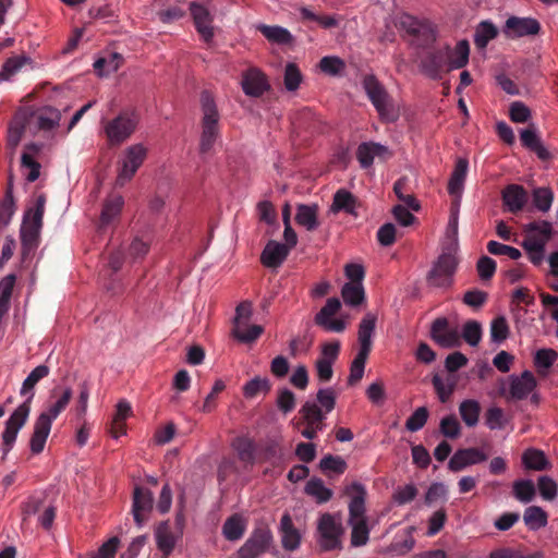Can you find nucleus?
I'll list each match as a JSON object with an SVG mask.
<instances>
[{
    "instance_id": "48",
    "label": "nucleus",
    "mask_w": 558,
    "mask_h": 558,
    "mask_svg": "<svg viewBox=\"0 0 558 558\" xmlns=\"http://www.w3.org/2000/svg\"><path fill=\"white\" fill-rule=\"evenodd\" d=\"M557 352L553 349H539L534 356V365L538 373H545L557 360Z\"/></svg>"
},
{
    "instance_id": "51",
    "label": "nucleus",
    "mask_w": 558,
    "mask_h": 558,
    "mask_svg": "<svg viewBox=\"0 0 558 558\" xmlns=\"http://www.w3.org/2000/svg\"><path fill=\"white\" fill-rule=\"evenodd\" d=\"M439 432L446 438L457 439L461 435V425L458 418L453 414H450L441 418Z\"/></svg>"
},
{
    "instance_id": "27",
    "label": "nucleus",
    "mask_w": 558,
    "mask_h": 558,
    "mask_svg": "<svg viewBox=\"0 0 558 558\" xmlns=\"http://www.w3.org/2000/svg\"><path fill=\"white\" fill-rule=\"evenodd\" d=\"M124 205L123 197L114 195L105 201L99 221V229L105 230L119 218Z\"/></svg>"
},
{
    "instance_id": "25",
    "label": "nucleus",
    "mask_w": 558,
    "mask_h": 558,
    "mask_svg": "<svg viewBox=\"0 0 558 558\" xmlns=\"http://www.w3.org/2000/svg\"><path fill=\"white\" fill-rule=\"evenodd\" d=\"M281 544L286 550L293 551L299 548L301 534L295 529L290 514L286 513L280 520Z\"/></svg>"
},
{
    "instance_id": "5",
    "label": "nucleus",
    "mask_w": 558,
    "mask_h": 558,
    "mask_svg": "<svg viewBox=\"0 0 558 558\" xmlns=\"http://www.w3.org/2000/svg\"><path fill=\"white\" fill-rule=\"evenodd\" d=\"M363 88L383 122L391 123L398 120L399 110L392 97L374 75H366L363 78Z\"/></svg>"
},
{
    "instance_id": "4",
    "label": "nucleus",
    "mask_w": 558,
    "mask_h": 558,
    "mask_svg": "<svg viewBox=\"0 0 558 558\" xmlns=\"http://www.w3.org/2000/svg\"><path fill=\"white\" fill-rule=\"evenodd\" d=\"M72 389L65 388L61 397L52 404H50L47 411L41 412L34 423V432L29 440L31 451L34 454L43 452L47 438L51 430L53 420L65 410L72 399Z\"/></svg>"
},
{
    "instance_id": "38",
    "label": "nucleus",
    "mask_w": 558,
    "mask_h": 558,
    "mask_svg": "<svg viewBox=\"0 0 558 558\" xmlns=\"http://www.w3.org/2000/svg\"><path fill=\"white\" fill-rule=\"evenodd\" d=\"M245 523L238 514L229 517L222 525V535L230 542L239 541L245 533Z\"/></svg>"
},
{
    "instance_id": "13",
    "label": "nucleus",
    "mask_w": 558,
    "mask_h": 558,
    "mask_svg": "<svg viewBox=\"0 0 558 558\" xmlns=\"http://www.w3.org/2000/svg\"><path fill=\"white\" fill-rule=\"evenodd\" d=\"M147 157V148L138 143L129 146L123 154L122 166L117 178V184L122 186L130 181Z\"/></svg>"
},
{
    "instance_id": "42",
    "label": "nucleus",
    "mask_w": 558,
    "mask_h": 558,
    "mask_svg": "<svg viewBox=\"0 0 558 558\" xmlns=\"http://www.w3.org/2000/svg\"><path fill=\"white\" fill-rule=\"evenodd\" d=\"M497 35H498L497 27L488 21H483L476 27L475 35H474V43L477 48L483 49Z\"/></svg>"
},
{
    "instance_id": "59",
    "label": "nucleus",
    "mask_w": 558,
    "mask_h": 558,
    "mask_svg": "<svg viewBox=\"0 0 558 558\" xmlns=\"http://www.w3.org/2000/svg\"><path fill=\"white\" fill-rule=\"evenodd\" d=\"M302 82V74L295 63H288L284 69L283 83L289 92H294L299 88Z\"/></svg>"
},
{
    "instance_id": "23",
    "label": "nucleus",
    "mask_w": 558,
    "mask_h": 558,
    "mask_svg": "<svg viewBox=\"0 0 558 558\" xmlns=\"http://www.w3.org/2000/svg\"><path fill=\"white\" fill-rule=\"evenodd\" d=\"M536 387V379L532 372L524 371L521 376H512L509 395L513 400L525 399Z\"/></svg>"
},
{
    "instance_id": "52",
    "label": "nucleus",
    "mask_w": 558,
    "mask_h": 558,
    "mask_svg": "<svg viewBox=\"0 0 558 558\" xmlns=\"http://www.w3.org/2000/svg\"><path fill=\"white\" fill-rule=\"evenodd\" d=\"M263 332V327L259 325L252 326H234L233 335L241 342L248 343L255 341Z\"/></svg>"
},
{
    "instance_id": "11",
    "label": "nucleus",
    "mask_w": 558,
    "mask_h": 558,
    "mask_svg": "<svg viewBox=\"0 0 558 558\" xmlns=\"http://www.w3.org/2000/svg\"><path fill=\"white\" fill-rule=\"evenodd\" d=\"M397 25L414 37L420 47L427 48L436 40L434 26L426 20H417L410 14H402L399 16Z\"/></svg>"
},
{
    "instance_id": "30",
    "label": "nucleus",
    "mask_w": 558,
    "mask_h": 558,
    "mask_svg": "<svg viewBox=\"0 0 558 558\" xmlns=\"http://www.w3.org/2000/svg\"><path fill=\"white\" fill-rule=\"evenodd\" d=\"M305 425H315L316 428H325L326 414L315 401H306L299 411Z\"/></svg>"
},
{
    "instance_id": "3",
    "label": "nucleus",
    "mask_w": 558,
    "mask_h": 558,
    "mask_svg": "<svg viewBox=\"0 0 558 558\" xmlns=\"http://www.w3.org/2000/svg\"><path fill=\"white\" fill-rule=\"evenodd\" d=\"M45 206L46 196L39 194L36 196L34 205L24 214L21 226L22 255L24 258H27L38 247Z\"/></svg>"
},
{
    "instance_id": "53",
    "label": "nucleus",
    "mask_w": 558,
    "mask_h": 558,
    "mask_svg": "<svg viewBox=\"0 0 558 558\" xmlns=\"http://www.w3.org/2000/svg\"><path fill=\"white\" fill-rule=\"evenodd\" d=\"M263 457L264 460L270 462L274 466H278L284 461L282 447L276 440H270L265 445Z\"/></svg>"
},
{
    "instance_id": "24",
    "label": "nucleus",
    "mask_w": 558,
    "mask_h": 558,
    "mask_svg": "<svg viewBox=\"0 0 558 558\" xmlns=\"http://www.w3.org/2000/svg\"><path fill=\"white\" fill-rule=\"evenodd\" d=\"M153 501L154 497L149 489L140 486L135 487L133 494V515L138 526H142L145 521L144 513L151 510Z\"/></svg>"
},
{
    "instance_id": "43",
    "label": "nucleus",
    "mask_w": 558,
    "mask_h": 558,
    "mask_svg": "<svg viewBox=\"0 0 558 558\" xmlns=\"http://www.w3.org/2000/svg\"><path fill=\"white\" fill-rule=\"evenodd\" d=\"M523 520L525 525L534 531L547 524V514L541 507L531 506L525 509Z\"/></svg>"
},
{
    "instance_id": "16",
    "label": "nucleus",
    "mask_w": 558,
    "mask_h": 558,
    "mask_svg": "<svg viewBox=\"0 0 558 558\" xmlns=\"http://www.w3.org/2000/svg\"><path fill=\"white\" fill-rule=\"evenodd\" d=\"M449 45L428 52L421 61L424 74L433 80H440L442 70L448 65Z\"/></svg>"
},
{
    "instance_id": "7",
    "label": "nucleus",
    "mask_w": 558,
    "mask_h": 558,
    "mask_svg": "<svg viewBox=\"0 0 558 558\" xmlns=\"http://www.w3.org/2000/svg\"><path fill=\"white\" fill-rule=\"evenodd\" d=\"M344 534V527L340 519L331 513H324L317 522V543L325 551H331L341 548V537Z\"/></svg>"
},
{
    "instance_id": "64",
    "label": "nucleus",
    "mask_w": 558,
    "mask_h": 558,
    "mask_svg": "<svg viewBox=\"0 0 558 558\" xmlns=\"http://www.w3.org/2000/svg\"><path fill=\"white\" fill-rule=\"evenodd\" d=\"M270 384L267 378L255 377L247 381L243 388V393L246 398H254L262 391H269Z\"/></svg>"
},
{
    "instance_id": "21",
    "label": "nucleus",
    "mask_w": 558,
    "mask_h": 558,
    "mask_svg": "<svg viewBox=\"0 0 558 558\" xmlns=\"http://www.w3.org/2000/svg\"><path fill=\"white\" fill-rule=\"evenodd\" d=\"M502 203L508 211L517 214L521 211L529 201L526 190L519 184L507 185L501 194Z\"/></svg>"
},
{
    "instance_id": "19",
    "label": "nucleus",
    "mask_w": 558,
    "mask_h": 558,
    "mask_svg": "<svg viewBox=\"0 0 558 558\" xmlns=\"http://www.w3.org/2000/svg\"><path fill=\"white\" fill-rule=\"evenodd\" d=\"M391 156L392 154L387 146L375 142L362 143L356 149V158L363 169L369 168L375 157L387 160Z\"/></svg>"
},
{
    "instance_id": "8",
    "label": "nucleus",
    "mask_w": 558,
    "mask_h": 558,
    "mask_svg": "<svg viewBox=\"0 0 558 558\" xmlns=\"http://www.w3.org/2000/svg\"><path fill=\"white\" fill-rule=\"evenodd\" d=\"M458 260L450 252H444L433 264L426 276V282L434 288H449L453 283Z\"/></svg>"
},
{
    "instance_id": "45",
    "label": "nucleus",
    "mask_w": 558,
    "mask_h": 558,
    "mask_svg": "<svg viewBox=\"0 0 558 558\" xmlns=\"http://www.w3.org/2000/svg\"><path fill=\"white\" fill-rule=\"evenodd\" d=\"M522 462L526 469L542 471L547 468L548 461L543 451L527 449L522 456Z\"/></svg>"
},
{
    "instance_id": "37",
    "label": "nucleus",
    "mask_w": 558,
    "mask_h": 558,
    "mask_svg": "<svg viewBox=\"0 0 558 558\" xmlns=\"http://www.w3.org/2000/svg\"><path fill=\"white\" fill-rule=\"evenodd\" d=\"M26 132H29V125L26 121L25 113L19 109L14 114V118L9 128V144L16 146L20 143L23 134Z\"/></svg>"
},
{
    "instance_id": "35",
    "label": "nucleus",
    "mask_w": 558,
    "mask_h": 558,
    "mask_svg": "<svg viewBox=\"0 0 558 558\" xmlns=\"http://www.w3.org/2000/svg\"><path fill=\"white\" fill-rule=\"evenodd\" d=\"M15 281L16 276L14 274L7 275L0 280V318L4 317L10 310Z\"/></svg>"
},
{
    "instance_id": "55",
    "label": "nucleus",
    "mask_w": 558,
    "mask_h": 558,
    "mask_svg": "<svg viewBox=\"0 0 558 558\" xmlns=\"http://www.w3.org/2000/svg\"><path fill=\"white\" fill-rule=\"evenodd\" d=\"M509 336V325L504 316H497L490 323V338L493 342L500 343Z\"/></svg>"
},
{
    "instance_id": "40",
    "label": "nucleus",
    "mask_w": 558,
    "mask_h": 558,
    "mask_svg": "<svg viewBox=\"0 0 558 558\" xmlns=\"http://www.w3.org/2000/svg\"><path fill=\"white\" fill-rule=\"evenodd\" d=\"M305 493L315 498L318 504L327 502L332 497V490L327 488L318 477H313L306 483Z\"/></svg>"
},
{
    "instance_id": "49",
    "label": "nucleus",
    "mask_w": 558,
    "mask_h": 558,
    "mask_svg": "<svg viewBox=\"0 0 558 558\" xmlns=\"http://www.w3.org/2000/svg\"><path fill=\"white\" fill-rule=\"evenodd\" d=\"M514 497L521 502H530L535 496V486L530 480H519L513 483Z\"/></svg>"
},
{
    "instance_id": "26",
    "label": "nucleus",
    "mask_w": 558,
    "mask_h": 558,
    "mask_svg": "<svg viewBox=\"0 0 558 558\" xmlns=\"http://www.w3.org/2000/svg\"><path fill=\"white\" fill-rule=\"evenodd\" d=\"M376 327V316L366 314L359 325L357 339L360 343L359 353L368 354L373 347V335Z\"/></svg>"
},
{
    "instance_id": "6",
    "label": "nucleus",
    "mask_w": 558,
    "mask_h": 558,
    "mask_svg": "<svg viewBox=\"0 0 558 558\" xmlns=\"http://www.w3.org/2000/svg\"><path fill=\"white\" fill-rule=\"evenodd\" d=\"M140 118L134 110H122L116 118L102 121L110 146H119L135 132Z\"/></svg>"
},
{
    "instance_id": "41",
    "label": "nucleus",
    "mask_w": 558,
    "mask_h": 558,
    "mask_svg": "<svg viewBox=\"0 0 558 558\" xmlns=\"http://www.w3.org/2000/svg\"><path fill=\"white\" fill-rule=\"evenodd\" d=\"M49 373H50V369L45 364H41V365H38L37 367H35L28 374V376L24 379L22 387H21V391H20L21 395L22 396L28 395V397L32 393L34 395L33 389L35 388V386L38 384L39 380L47 377L49 375Z\"/></svg>"
},
{
    "instance_id": "63",
    "label": "nucleus",
    "mask_w": 558,
    "mask_h": 558,
    "mask_svg": "<svg viewBox=\"0 0 558 558\" xmlns=\"http://www.w3.org/2000/svg\"><path fill=\"white\" fill-rule=\"evenodd\" d=\"M341 307V302L337 298H330L327 300L325 306L315 315V324H325L326 319L332 318Z\"/></svg>"
},
{
    "instance_id": "22",
    "label": "nucleus",
    "mask_w": 558,
    "mask_h": 558,
    "mask_svg": "<svg viewBox=\"0 0 558 558\" xmlns=\"http://www.w3.org/2000/svg\"><path fill=\"white\" fill-rule=\"evenodd\" d=\"M289 253V246L270 240L262 252L260 262L265 267L277 268L286 260Z\"/></svg>"
},
{
    "instance_id": "15",
    "label": "nucleus",
    "mask_w": 558,
    "mask_h": 558,
    "mask_svg": "<svg viewBox=\"0 0 558 558\" xmlns=\"http://www.w3.org/2000/svg\"><path fill=\"white\" fill-rule=\"evenodd\" d=\"M488 453L484 447H470L458 449L448 462V468L452 472H460L468 466L485 462Z\"/></svg>"
},
{
    "instance_id": "14",
    "label": "nucleus",
    "mask_w": 558,
    "mask_h": 558,
    "mask_svg": "<svg viewBox=\"0 0 558 558\" xmlns=\"http://www.w3.org/2000/svg\"><path fill=\"white\" fill-rule=\"evenodd\" d=\"M430 338L441 348H457L461 345V336L457 327H450L446 317H438L432 323Z\"/></svg>"
},
{
    "instance_id": "47",
    "label": "nucleus",
    "mask_w": 558,
    "mask_h": 558,
    "mask_svg": "<svg viewBox=\"0 0 558 558\" xmlns=\"http://www.w3.org/2000/svg\"><path fill=\"white\" fill-rule=\"evenodd\" d=\"M300 15L302 21H312L318 23L323 28L337 27L339 21L331 15H317L306 7L300 8Z\"/></svg>"
},
{
    "instance_id": "33",
    "label": "nucleus",
    "mask_w": 558,
    "mask_h": 558,
    "mask_svg": "<svg viewBox=\"0 0 558 558\" xmlns=\"http://www.w3.org/2000/svg\"><path fill=\"white\" fill-rule=\"evenodd\" d=\"M232 448L236 451L238 458L245 465H253L255 462V445L247 437L239 436L233 439Z\"/></svg>"
},
{
    "instance_id": "9",
    "label": "nucleus",
    "mask_w": 558,
    "mask_h": 558,
    "mask_svg": "<svg viewBox=\"0 0 558 558\" xmlns=\"http://www.w3.org/2000/svg\"><path fill=\"white\" fill-rule=\"evenodd\" d=\"M34 398L32 393L27 399L20 404L14 412L10 415L8 421L5 422V428L2 433V451L3 459L13 448L14 442L16 440L17 434L20 429L25 425L29 412H31V402Z\"/></svg>"
},
{
    "instance_id": "61",
    "label": "nucleus",
    "mask_w": 558,
    "mask_h": 558,
    "mask_svg": "<svg viewBox=\"0 0 558 558\" xmlns=\"http://www.w3.org/2000/svg\"><path fill=\"white\" fill-rule=\"evenodd\" d=\"M428 418V410L425 407L417 408L407 420L405 427L414 433L424 427Z\"/></svg>"
},
{
    "instance_id": "18",
    "label": "nucleus",
    "mask_w": 558,
    "mask_h": 558,
    "mask_svg": "<svg viewBox=\"0 0 558 558\" xmlns=\"http://www.w3.org/2000/svg\"><path fill=\"white\" fill-rule=\"evenodd\" d=\"M190 12L196 31L206 43H210L214 37V27L211 25L213 16L208 9L198 2H191Z\"/></svg>"
},
{
    "instance_id": "20",
    "label": "nucleus",
    "mask_w": 558,
    "mask_h": 558,
    "mask_svg": "<svg viewBox=\"0 0 558 558\" xmlns=\"http://www.w3.org/2000/svg\"><path fill=\"white\" fill-rule=\"evenodd\" d=\"M241 85L243 92L251 97H259L270 87L266 75L257 69L247 70Z\"/></svg>"
},
{
    "instance_id": "2",
    "label": "nucleus",
    "mask_w": 558,
    "mask_h": 558,
    "mask_svg": "<svg viewBox=\"0 0 558 558\" xmlns=\"http://www.w3.org/2000/svg\"><path fill=\"white\" fill-rule=\"evenodd\" d=\"M199 102L202 112L199 154L206 155L220 137V113L208 90L202 92Z\"/></svg>"
},
{
    "instance_id": "58",
    "label": "nucleus",
    "mask_w": 558,
    "mask_h": 558,
    "mask_svg": "<svg viewBox=\"0 0 558 558\" xmlns=\"http://www.w3.org/2000/svg\"><path fill=\"white\" fill-rule=\"evenodd\" d=\"M554 194L548 187H537L533 191V203L541 211H548L551 207Z\"/></svg>"
},
{
    "instance_id": "34",
    "label": "nucleus",
    "mask_w": 558,
    "mask_h": 558,
    "mask_svg": "<svg viewBox=\"0 0 558 558\" xmlns=\"http://www.w3.org/2000/svg\"><path fill=\"white\" fill-rule=\"evenodd\" d=\"M481 404L474 399L463 400L459 404V414L468 427H474L477 425L481 415Z\"/></svg>"
},
{
    "instance_id": "17",
    "label": "nucleus",
    "mask_w": 558,
    "mask_h": 558,
    "mask_svg": "<svg viewBox=\"0 0 558 558\" xmlns=\"http://www.w3.org/2000/svg\"><path fill=\"white\" fill-rule=\"evenodd\" d=\"M541 31V24L533 17L510 16L505 24L504 33L508 37L517 38L536 35Z\"/></svg>"
},
{
    "instance_id": "62",
    "label": "nucleus",
    "mask_w": 558,
    "mask_h": 558,
    "mask_svg": "<svg viewBox=\"0 0 558 558\" xmlns=\"http://www.w3.org/2000/svg\"><path fill=\"white\" fill-rule=\"evenodd\" d=\"M319 468L324 472L342 474L347 470V463L341 457L328 454L320 460Z\"/></svg>"
},
{
    "instance_id": "44",
    "label": "nucleus",
    "mask_w": 558,
    "mask_h": 558,
    "mask_svg": "<svg viewBox=\"0 0 558 558\" xmlns=\"http://www.w3.org/2000/svg\"><path fill=\"white\" fill-rule=\"evenodd\" d=\"M341 295L344 303L351 306L362 304L365 299L362 283H344L341 289Z\"/></svg>"
},
{
    "instance_id": "36",
    "label": "nucleus",
    "mask_w": 558,
    "mask_h": 558,
    "mask_svg": "<svg viewBox=\"0 0 558 558\" xmlns=\"http://www.w3.org/2000/svg\"><path fill=\"white\" fill-rule=\"evenodd\" d=\"M156 542L158 548L165 554L172 553L175 546V536L168 522L160 523L156 529Z\"/></svg>"
},
{
    "instance_id": "60",
    "label": "nucleus",
    "mask_w": 558,
    "mask_h": 558,
    "mask_svg": "<svg viewBox=\"0 0 558 558\" xmlns=\"http://www.w3.org/2000/svg\"><path fill=\"white\" fill-rule=\"evenodd\" d=\"M336 392L332 388H322L316 393V403L322 408L325 414H328L335 409Z\"/></svg>"
},
{
    "instance_id": "12",
    "label": "nucleus",
    "mask_w": 558,
    "mask_h": 558,
    "mask_svg": "<svg viewBox=\"0 0 558 558\" xmlns=\"http://www.w3.org/2000/svg\"><path fill=\"white\" fill-rule=\"evenodd\" d=\"M25 113L26 121L29 125V132L36 133L37 131H50L59 125L61 113L58 109L46 106L37 110L32 107L21 108Z\"/></svg>"
},
{
    "instance_id": "31",
    "label": "nucleus",
    "mask_w": 558,
    "mask_h": 558,
    "mask_svg": "<svg viewBox=\"0 0 558 558\" xmlns=\"http://www.w3.org/2000/svg\"><path fill=\"white\" fill-rule=\"evenodd\" d=\"M470 45L468 40H460L452 49L449 46L448 53V71L454 69H462L469 62Z\"/></svg>"
},
{
    "instance_id": "56",
    "label": "nucleus",
    "mask_w": 558,
    "mask_h": 558,
    "mask_svg": "<svg viewBox=\"0 0 558 558\" xmlns=\"http://www.w3.org/2000/svg\"><path fill=\"white\" fill-rule=\"evenodd\" d=\"M524 232L534 233L538 239H544V242H548L553 235V226L546 220L533 221L524 227Z\"/></svg>"
},
{
    "instance_id": "46",
    "label": "nucleus",
    "mask_w": 558,
    "mask_h": 558,
    "mask_svg": "<svg viewBox=\"0 0 558 558\" xmlns=\"http://www.w3.org/2000/svg\"><path fill=\"white\" fill-rule=\"evenodd\" d=\"M259 32L270 41L277 44H289L292 40L290 32L280 26H258Z\"/></svg>"
},
{
    "instance_id": "10",
    "label": "nucleus",
    "mask_w": 558,
    "mask_h": 558,
    "mask_svg": "<svg viewBox=\"0 0 558 558\" xmlns=\"http://www.w3.org/2000/svg\"><path fill=\"white\" fill-rule=\"evenodd\" d=\"M274 542L268 525L262 523L254 527L248 538L238 550L239 558H258L268 551Z\"/></svg>"
},
{
    "instance_id": "39",
    "label": "nucleus",
    "mask_w": 558,
    "mask_h": 558,
    "mask_svg": "<svg viewBox=\"0 0 558 558\" xmlns=\"http://www.w3.org/2000/svg\"><path fill=\"white\" fill-rule=\"evenodd\" d=\"M15 213L13 183L10 178L3 199L0 202V225L8 226Z\"/></svg>"
},
{
    "instance_id": "32",
    "label": "nucleus",
    "mask_w": 558,
    "mask_h": 558,
    "mask_svg": "<svg viewBox=\"0 0 558 558\" xmlns=\"http://www.w3.org/2000/svg\"><path fill=\"white\" fill-rule=\"evenodd\" d=\"M469 162L464 158L458 159L448 182V192L451 195H460L466 178Z\"/></svg>"
},
{
    "instance_id": "28",
    "label": "nucleus",
    "mask_w": 558,
    "mask_h": 558,
    "mask_svg": "<svg viewBox=\"0 0 558 558\" xmlns=\"http://www.w3.org/2000/svg\"><path fill=\"white\" fill-rule=\"evenodd\" d=\"M357 204V198L351 192L340 189L333 195L330 211L335 214L344 211L345 214L357 216L355 211Z\"/></svg>"
},
{
    "instance_id": "54",
    "label": "nucleus",
    "mask_w": 558,
    "mask_h": 558,
    "mask_svg": "<svg viewBox=\"0 0 558 558\" xmlns=\"http://www.w3.org/2000/svg\"><path fill=\"white\" fill-rule=\"evenodd\" d=\"M471 347H476L482 339V326L476 320H468L460 335Z\"/></svg>"
},
{
    "instance_id": "57",
    "label": "nucleus",
    "mask_w": 558,
    "mask_h": 558,
    "mask_svg": "<svg viewBox=\"0 0 558 558\" xmlns=\"http://www.w3.org/2000/svg\"><path fill=\"white\" fill-rule=\"evenodd\" d=\"M432 384L440 402L442 403L447 402L450 399L456 387V383L453 380H449L448 384H445L442 377L438 374L433 376Z\"/></svg>"
},
{
    "instance_id": "50",
    "label": "nucleus",
    "mask_w": 558,
    "mask_h": 558,
    "mask_svg": "<svg viewBox=\"0 0 558 558\" xmlns=\"http://www.w3.org/2000/svg\"><path fill=\"white\" fill-rule=\"evenodd\" d=\"M368 359V354L359 353L355 355L354 360L350 366V375L348 377V385L354 386L356 385L364 375L365 364Z\"/></svg>"
},
{
    "instance_id": "29",
    "label": "nucleus",
    "mask_w": 558,
    "mask_h": 558,
    "mask_svg": "<svg viewBox=\"0 0 558 558\" xmlns=\"http://www.w3.org/2000/svg\"><path fill=\"white\" fill-rule=\"evenodd\" d=\"M318 206L316 204H300L296 208L295 221L307 231H314L318 228Z\"/></svg>"
},
{
    "instance_id": "1",
    "label": "nucleus",
    "mask_w": 558,
    "mask_h": 558,
    "mask_svg": "<svg viewBox=\"0 0 558 558\" xmlns=\"http://www.w3.org/2000/svg\"><path fill=\"white\" fill-rule=\"evenodd\" d=\"M344 493L350 497L348 524L351 526V545L353 547L364 546L369 539L365 506L366 488L363 484L353 482L345 487Z\"/></svg>"
}]
</instances>
